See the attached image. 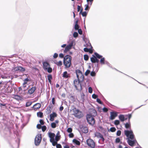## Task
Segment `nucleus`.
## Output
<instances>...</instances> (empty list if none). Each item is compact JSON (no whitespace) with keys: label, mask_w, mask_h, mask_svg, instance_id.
<instances>
[{"label":"nucleus","mask_w":148,"mask_h":148,"mask_svg":"<svg viewBox=\"0 0 148 148\" xmlns=\"http://www.w3.org/2000/svg\"><path fill=\"white\" fill-rule=\"evenodd\" d=\"M124 133L125 134L127 138V142L129 145L131 147L133 146L134 144L132 140L134 139L135 136L132 130L131 129L130 130H125Z\"/></svg>","instance_id":"f257e3e1"},{"label":"nucleus","mask_w":148,"mask_h":148,"mask_svg":"<svg viewBox=\"0 0 148 148\" xmlns=\"http://www.w3.org/2000/svg\"><path fill=\"white\" fill-rule=\"evenodd\" d=\"M48 136L50 138V141L51 142L52 140H55L54 137L55 136V135L54 133H53L51 132H49L48 133Z\"/></svg>","instance_id":"9d476101"},{"label":"nucleus","mask_w":148,"mask_h":148,"mask_svg":"<svg viewBox=\"0 0 148 148\" xmlns=\"http://www.w3.org/2000/svg\"><path fill=\"white\" fill-rule=\"evenodd\" d=\"M57 148H62L61 145L60 144H57L56 145Z\"/></svg>","instance_id":"69168bd1"},{"label":"nucleus","mask_w":148,"mask_h":148,"mask_svg":"<svg viewBox=\"0 0 148 148\" xmlns=\"http://www.w3.org/2000/svg\"><path fill=\"white\" fill-rule=\"evenodd\" d=\"M81 82L79 79H78V80L75 79L73 81L74 85L76 89L79 91H81L82 90V85L80 83Z\"/></svg>","instance_id":"20e7f679"},{"label":"nucleus","mask_w":148,"mask_h":148,"mask_svg":"<svg viewBox=\"0 0 148 148\" xmlns=\"http://www.w3.org/2000/svg\"><path fill=\"white\" fill-rule=\"evenodd\" d=\"M94 114L92 116L91 114H87L86 115V119L88 123L92 126L95 123V121L93 116H96L97 114L96 110H93L92 111Z\"/></svg>","instance_id":"f03ea898"},{"label":"nucleus","mask_w":148,"mask_h":148,"mask_svg":"<svg viewBox=\"0 0 148 148\" xmlns=\"http://www.w3.org/2000/svg\"><path fill=\"white\" fill-rule=\"evenodd\" d=\"M84 6L85 7L84 10L86 11L88 10V11L90 8V6H89V3H87V4H85Z\"/></svg>","instance_id":"bb28decb"},{"label":"nucleus","mask_w":148,"mask_h":148,"mask_svg":"<svg viewBox=\"0 0 148 148\" xmlns=\"http://www.w3.org/2000/svg\"><path fill=\"white\" fill-rule=\"evenodd\" d=\"M73 142L77 145H79L80 144V142L75 139H74L73 140Z\"/></svg>","instance_id":"aec40b11"},{"label":"nucleus","mask_w":148,"mask_h":148,"mask_svg":"<svg viewBox=\"0 0 148 148\" xmlns=\"http://www.w3.org/2000/svg\"><path fill=\"white\" fill-rule=\"evenodd\" d=\"M116 130V129L115 127H112L110 128L109 130H108V131H110L112 132H114Z\"/></svg>","instance_id":"7c9ffc66"},{"label":"nucleus","mask_w":148,"mask_h":148,"mask_svg":"<svg viewBox=\"0 0 148 148\" xmlns=\"http://www.w3.org/2000/svg\"><path fill=\"white\" fill-rule=\"evenodd\" d=\"M80 129L84 133H86L88 132V128L86 127H82L80 128Z\"/></svg>","instance_id":"dca6fc26"},{"label":"nucleus","mask_w":148,"mask_h":148,"mask_svg":"<svg viewBox=\"0 0 148 148\" xmlns=\"http://www.w3.org/2000/svg\"><path fill=\"white\" fill-rule=\"evenodd\" d=\"M119 119L122 122H123L125 121L124 116L123 114H120L119 116Z\"/></svg>","instance_id":"4be33fe9"},{"label":"nucleus","mask_w":148,"mask_h":148,"mask_svg":"<svg viewBox=\"0 0 148 148\" xmlns=\"http://www.w3.org/2000/svg\"><path fill=\"white\" fill-rule=\"evenodd\" d=\"M58 54L57 53H55L53 56V58H54L56 59L58 57Z\"/></svg>","instance_id":"e2e57ef3"},{"label":"nucleus","mask_w":148,"mask_h":148,"mask_svg":"<svg viewBox=\"0 0 148 148\" xmlns=\"http://www.w3.org/2000/svg\"><path fill=\"white\" fill-rule=\"evenodd\" d=\"M78 34L77 32H75L73 33V36L74 38H76L78 37Z\"/></svg>","instance_id":"4c0bfd02"},{"label":"nucleus","mask_w":148,"mask_h":148,"mask_svg":"<svg viewBox=\"0 0 148 148\" xmlns=\"http://www.w3.org/2000/svg\"><path fill=\"white\" fill-rule=\"evenodd\" d=\"M94 69H95V71H96L97 72L99 69V67H98V63L95 64V66H94Z\"/></svg>","instance_id":"cd10ccee"},{"label":"nucleus","mask_w":148,"mask_h":148,"mask_svg":"<svg viewBox=\"0 0 148 148\" xmlns=\"http://www.w3.org/2000/svg\"><path fill=\"white\" fill-rule=\"evenodd\" d=\"M39 122L41 125H43L44 124V122L43 119H40L39 121Z\"/></svg>","instance_id":"13d9d810"},{"label":"nucleus","mask_w":148,"mask_h":148,"mask_svg":"<svg viewBox=\"0 0 148 148\" xmlns=\"http://www.w3.org/2000/svg\"><path fill=\"white\" fill-rule=\"evenodd\" d=\"M81 14L82 15L83 17H86L87 14V12L86 11H84L82 12Z\"/></svg>","instance_id":"72a5a7b5"},{"label":"nucleus","mask_w":148,"mask_h":148,"mask_svg":"<svg viewBox=\"0 0 148 148\" xmlns=\"http://www.w3.org/2000/svg\"><path fill=\"white\" fill-rule=\"evenodd\" d=\"M69 75L66 71H64L63 73L62 77L65 78H67L69 77Z\"/></svg>","instance_id":"393cba45"},{"label":"nucleus","mask_w":148,"mask_h":148,"mask_svg":"<svg viewBox=\"0 0 148 148\" xmlns=\"http://www.w3.org/2000/svg\"><path fill=\"white\" fill-rule=\"evenodd\" d=\"M41 140V134H38L36 136L34 140L35 145L38 146L39 145Z\"/></svg>","instance_id":"0eeeda50"},{"label":"nucleus","mask_w":148,"mask_h":148,"mask_svg":"<svg viewBox=\"0 0 148 148\" xmlns=\"http://www.w3.org/2000/svg\"><path fill=\"white\" fill-rule=\"evenodd\" d=\"M90 73V71L87 69L85 73V75L86 76H87Z\"/></svg>","instance_id":"a19ab883"},{"label":"nucleus","mask_w":148,"mask_h":148,"mask_svg":"<svg viewBox=\"0 0 148 148\" xmlns=\"http://www.w3.org/2000/svg\"><path fill=\"white\" fill-rule=\"evenodd\" d=\"M51 127L53 128H54L56 127V125L54 122H52L51 124Z\"/></svg>","instance_id":"2f4dec72"},{"label":"nucleus","mask_w":148,"mask_h":148,"mask_svg":"<svg viewBox=\"0 0 148 148\" xmlns=\"http://www.w3.org/2000/svg\"><path fill=\"white\" fill-rule=\"evenodd\" d=\"M57 114L55 112H53L51 114L49 115L50 119V120L51 121H53L55 117L57 116Z\"/></svg>","instance_id":"f8f14e48"},{"label":"nucleus","mask_w":148,"mask_h":148,"mask_svg":"<svg viewBox=\"0 0 148 148\" xmlns=\"http://www.w3.org/2000/svg\"><path fill=\"white\" fill-rule=\"evenodd\" d=\"M87 145L90 147L94 148L95 147V143L94 141L91 139H88L86 140Z\"/></svg>","instance_id":"6e6552de"},{"label":"nucleus","mask_w":148,"mask_h":148,"mask_svg":"<svg viewBox=\"0 0 148 148\" xmlns=\"http://www.w3.org/2000/svg\"><path fill=\"white\" fill-rule=\"evenodd\" d=\"M16 54H14L12 55H11L10 56H3L2 57H3L4 58H11L13 57L16 56Z\"/></svg>","instance_id":"f704fd0d"},{"label":"nucleus","mask_w":148,"mask_h":148,"mask_svg":"<svg viewBox=\"0 0 148 148\" xmlns=\"http://www.w3.org/2000/svg\"><path fill=\"white\" fill-rule=\"evenodd\" d=\"M97 102L99 103V104H101L102 103V102L101 101L100 99L98 98H97L96 99Z\"/></svg>","instance_id":"09e8293b"},{"label":"nucleus","mask_w":148,"mask_h":148,"mask_svg":"<svg viewBox=\"0 0 148 148\" xmlns=\"http://www.w3.org/2000/svg\"><path fill=\"white\" fill-rule=\"evenodd\" d=\"M103 136V135L101 134L100 133H98V134L97 135V137L98 138H101Z\"/></svg>","instance_id":"6e6d98bb"},{"label":"nucleus","mask_w":148,"mask_h":148,"mask_svg":"<svg viewBox=\"0 0 148 148\" xmlns=\"http://www.w3.org/2000/svg\"><path fill=\"white\" fill-rule=\"evenodd\" d=\"M41 128L42 129V131L43 132H44L46 130L47 127L45 125H43L41 127Z\"/></svg>","instance_id":"58836bf2"},{"label":"nucleus","mask_w":148,"mask_h":148,"mask_svg":"<svg viewBox=\"0 0 148 148\" xmlns=\"http://www.w3.org/2000/svg\"><path fill=\"white\" fill-rule=\"evenodd\" d=\"M125 125V127L126 129H131V124L130 121L126 123Z\"/></svg>","instance_id":"6ab92c4d"},{"label":"nucleus","mask_w":148,"mask_h":148,"mask_svg":"<svg viewBox=\"0 0 148 148\" xmlns=\"http://www.w3.org/2000/svg\"><path fill=\"white\" fill-rule=\"evenodd\" d=\"M14 96L15 97V98L17 100H18L20 99L21 97L18 95H15Z\"/></svg>","instance_id":"680f3d73"},{"label":"nucleus","mask_w":148,"mask_h":148,"mask_svg":"<svg viewBox=\"0 0 148 148\" xmlns=\"http://www.w3.org/2000/svg\"><path fill=\"white\" fill-rule=\"evenodd\" d=\"M74 42L73 41H72L68 45L71 48H72V47L73 46Z\"/></svg>","instance_id":"052dcab7"},{"label":"nucleus","mask_w":148,"mask_h":148,"mask_svg":"<svg viewBox=\"0 0 148 148\" xmlns=\"http://www.w3.org/2000/svg\"><path fill=\"white\" fill-rule=\"evenodd\" d=\"M60 132L59 131L57 132V134L55 136V140L56 142L58 141L60 139V136L59 135Z\"/></svg>","instance_id":"f3484780"},{"label":"nucleus","mask_w":148,"mask_h":148,"mask_svg":"<svg viewBox=\"0 0 148 148\" xmlns=\"http://www.w3.org/2000/svg\"><path fill=\"white\" fill-rule=\"evenodd\" d=\"M55 63L58 66H60L62 65V61H60L58 62H55Z\"/></svg>","instance_id":"c756f323"},{"label":"nucleus","mask_w":148,"mask_h":148,"mask_svg":"<svg viewBox=\"0 0 148 148\" xmlns=\"http://www.w3.org/2000/svg\"><path fill=\"white\" fill-rule=\"evenodd\" d=\"M118 112L115 111L112 112H110V119L111 120L114 119L115 117L117 116Z\"/></svg>","instance_id":"1a4fd4ad"},{"label":"nucleus","mask_w":148,"mask_h":148,"mask_svg":"<svg viewBox=\"0 0 148 148\" xmlns=\"http://www.w3.org/2000/svg\"><path fill=\"white\" fill-rule=\"evenodd\" d=\"M98 97V95H97L95 94H93L92 95V97L94 99H96Z\"/></svg>","instance_id":"de8ad7c7"},{"label":"nucleus","mask_w":148,"mask_h":148,"mask_svg":"<svg viewBox=\"0 0 148 148\" xmlns=\"http://www.w3.org/2000/svg\"><path fill=\"white\" fill-rule=\"evenodd\" d=\"M126 116H128V121H130V120L131 118L132 117V114H128L126 115Z\"/></svg>","instance_id":"603ef678"},{"label":"nucleus","mask_w":148,"mask_h":148,"mask_svg":"<svg viewBox=\"0 0 148 148\" xmlns=\"http://www.w3.org/2000/svg\"><path fill=\"white\" fill-rule=\"evenodd\" d=\"M78 33L80 34V35H82V29H78Z\"/></svg>","instance_id":"0e129e2a"},{"label":"nucleus","mask_w":148,"mask_h":148,"mask_svg":"<svg viewBox=\"0 0 148 148\" xmlns=\"http://www.w3.org/2000/svg\"><path fill=\"white\" fill-rule=\"evenodd\" d=\"M94 54L95 55V57H96L97 58L99 59H100L103 57L102 56L100 55L97 52H95Z\"/></svg>","instance_id":"b1692460"},{"label":"nucleus","mask_w":148,"mask_h":148,"mask_svg":"<svg viewBox=\"0 0 148 148\" xmlns=\"http://www.w3.org/2000/svg\"><path fill=\"white\" fill-rule=\"evenodd\" d=\"M121 134V131L120 130H118L116 132V135L118 136H120Z\"/></svg>","instance_id":"8fccbe9b"},{"label":"nucleus","mask_w":148,"mask_h":148,"mask_svg":"<svg viewBox=\"0 0 148 148\" xmlns=\"http://www.w3.org/2000/svg\"><path fill=\"white\" fill-rule=\"evenodd\" d=\"M88 92L90 93H92V89L91 87H89L88 88Z\"/></svg>","instance_id":"4d7b16f0"},{"label":"nucleus","mask_w":148,"mask_h":148,"mask_svg":"<svg viewBox=\"0 0 148 148\" xmlns=\"http://www.w3.org/2000/svg\"><path fill=\"white\" fill-rule=\"evenodd\" d=\"M48 80H51L52 79V76L51 74L47 76Z\"/></svg>","instance_id":"5fc2aeb1"},{"label":"nucleus","mask_w":148,"mask_h":148,"mask_svg":"<svg viewBox=\"0 0 148 148\" xmlns=\"http://www.w3.org/2000/svg\"><path fill=\"white\" fill-rule=\"evenodd\" d=\"M7 88L8 89V90H9V89H10V90L8 91V92H9L10 93L12 92L13 90V89L10 86H8Z\"/></svg>","instance_id":"a18cd8bd"},{"label":"nucleus","mask_w":148,"mask_h":148,"mask_svg":"<svg viewBox=\"0 0 148 148\" xmlns=\"http://www.w3.org/2000/svg\"><path fill=\"white\" fill-rule=\"evenodd\" d=\"M92 57L90 58V61L91 62L93 63H95V60L97 58L94 55H92Z\"/></svg>","instance_id":"a211bd4d"},{"label":"nucleus","mask_w":148,"mask_h":148,"mask_svg":"<svg viewBox=\"0 0 148 148\" xmlns=\"http://www.w3.org/2000/svg\"><path fill=\"white\" fill-rule=\"evenodd\" d=\"M72 57L69 55H67L65 56L63 59V64L65 66V68H69L71 64Z\"/></svg>","instance_id":"7ed1b4c3"},{"label":"nucleus","mask_w":148,"mask_h":148,"mask_svg":"<svg viewBox=\"0 0 148 148\" xmlns=\"http://www.w3.org/2000/svg\"><path fill=\"white\" fill-rule=\"evenodd\" d=\"M76 74L77 77L78 79H79V75H82L83 77L84 75H83L82 72L79 69H77L76 71Z\"/></svg>","instance_id":"2eb2a0df"},{"label":"nucleus","mask_w":148,"mask_h":148,"mask_svg":"<svg viewBox=\"0 0 148 148\" xmlns=\"http://www.w3.org/2000/svg\"><path fill=\"white\" fill-rule=\"evenodd\" d=\"M43 68L44 70L47 71L49 73H51L52 72V69L50 67L49 63L47 62H44L42 63Z\"/></svg>","instance_id":"423d86ee"},{"label":"nucleus","mask_w":148,"mask_h":148,"mask_svg":"<svg viewBox=\"0 0 148 148\" xmlns=\"http://www.w3.org/2000/svg\"><path fill=\"white\" fill-rule=\"evenodd\" d=\"M100 63L101 64H105V61H106L105 60V58L104 57H102L101 58H100Z\"/></svg>","instance_id":"5701e85b"},{"label":"nucleus","mask_w":148,"mask_h":148,"mask_svg":"<svg viewBox=\"0 0 148 148\" xmlns=\"http://www.w3.org/2000/svg\"><path fill=\"white\" fill-rule=\"evenodd\" d=\"M91 49V48L88 49L87 47H85L84 49V50L85 52H88L89 50H92V51Z\"/></svg>","instance_id":"ea45409f"},{"label":"nucleus","mask_w":148,"mask_h":148,"mask_svg":"<svg viewBox=\"0 0 148 148\" xmlns=\"http://www.w3.org/2000/svg\"><path fill=\"white\" fill-rule=\"evenodd\" d=\"M71 48L69 47L68 45H67L65 47V49L64 51V53H66L67 52L70 50L71 49Z\"/></svg>","instance_id":"412c9836"},{"label":"nucleus","mask_w":148,"mask_h":148,"mask_svg":"<svg viewBox=\"0 0 148 148\" xmlns=\"http://www.w3.org/2000/svg\"><path fill=\"white\" fill-rule=\"evenodd\" d=\"M105 64H106L110 68H112L111 65L107 61H105Z\"/></svg>","instance_id":"3c124183"},{"label":"nucleus","mask_w":148,"mask_h":148,"mask_svg":"<svg viewBox=\"0 0 148 148\" xmlns=\"http://www.w3.org/2000/svg\"><path fill=\"white\" fill-rule=\"evenodd\" d=\"M36 87H33L28 90V93L29 95H31L34 92V91L36 90Z\"/></svg>","instance_id":"ddd939ff"},{"label":"nucleus","mask_w":148,"mask_h":148,"mask_svg":"<svg viewBox=\"0 0 148 148\" xmlns=\"http://www.w3.org/2000/svg\"><path fill=\"white\" fill-rule=\"evenodd\" d=\"M102 110L103 112H108V109L107 108L104 107L102 109Z\"/></svg>","instance_id":"864d4df0"},{"label":"nucleus","mask_w":148,"mask_h":148,"mask_svg":"<svg viewBox=\"0 0 148 148\" xmlns=\"http://www.w3.org/2000/svg\"><path fill=\"white\" fill-rule=\"evenodd\" d=\"M14 70L15 71H19L21 72H23L25 70L24 68L22 67L21 66H18L14 68Z\"/></svg>","instance_id":"9b49d317"},{"label":"nucleus","mask_w":148,"mask_h":148,"mask_svg":"<svg viewBox=\"0 0 148 148\" xmlns=\"http://www.w3.org/2000/svg\"><path fill=\"white\" fill-rule=\"evenodd\" d=\"M120 123V121L118 120H115L114 121V124L116 125H119Z\"/></svg>","instance_id":"c9c22d12"},{"label":"nucleus","mask_w":148,"mask_h":148,"mask_svg":"<svg viewBox=\"0 0 148 148\" xmlns=\"http://www.w3.org/2000/svg\"><path fill=\"white\" fill-rule=\"evenodd\" d=\"M121 141V140L118 137L116 138L115 140V143H119Z\"/></svg>","instance_id":"49530a36"},{"label":"nucleus","mask_w":148,"mask_h":148,"mask_svg":"<svg viewBox=\"0 0 148 148\" xmlns=\"http://www.w3.org/2000/svg\"><path fill=\"white\" fill-rule=\"evenodd\" d=\"M84 59L86 61H87L89 59V56L87 54H85L84 56Z\"/></svg>","instance_id":"473e14b6"},{"label":"nucleus","mask_w":148,"mask_h":148,"mask_svg":"<svg viewBox=\"0 0 148 148\" xmlns=\"http://www.w3.org/2000/svg\"><path fill=\"white\" fill-rule=\"evenodd\" d=\"M37 116L38 117L41 118L43 117V113L41 112H38L37 113Z\"/></svg>","instance_id":"a878e982"},{"label":"nucleus","mask_w":148,"mask_h":148,"mask_svg":"<svg viewBox=\"0 0 148 148\" xmlns=\"http://www.w3.org/2000/svg\"><path fill=\"white\" fill-rule=\"evenodd\" d=\"M41 107V104L39 103H36L35 104L32 108L35 110H36L37 109L40 108Z\"/></svg>","instance_id":"4468645a"},{"label":"nucleus","mask_w":148,"mask_h":148,"mask_svg":"<svg viewBox=\"0 0 148 148\" xmlns=\"http://www.w3.org/2000/svg\"><path fill=\"white\" fill-rule=\"evenodd\" d=\"M59 57L61 58H64V55L62 53H60L59 54Z\"/></svg>","instance_id":"774afa93"},{"label":"nucleus","mask_w":148,"mask_h":148,"mask_svg":"<svg viewBox=\"0 0 148 148\" xmlns=\"http://www.w3.org/2000/svg\"><path fill=\"white\" fill-rule=\"evenodd\" d=\"M30 81V80L28 78H27L25 79L24 80V84H27V82Z\"/></svg>","instance_id":"79ce46f5"},{"label":"nucleus","mask_w":148,"mask_h":148,"mask_svg":"<svg viewBox=\"0 0 148 148\" xmlns=\"http://www.w3.org/2000/svg\"><path fill=\"white\" fill-rule=\"evenodd\" d=\"M32 103L31 101H28L26 103V106L28 107L30 106L32 104Z\"/></svg>","instance_id":"e433bc0d"},{"label":"nucleus","mask_w":148,"mask_h":148,"mask_svg":"<svg viewBox=\"0 0 148 148\" xmlns=\"http://www.w3.org/2000/svg\"><path fill=\"white\" fill-rule=\"evenodd\" d=\"M69 136L70 138H73L74 136V134L73 133H70L69 134Z\"/></svg>","instance_id":"338daca9"},{"label":"nucleus","mask_w":148,"mask_h":148,"mask_svg":"<svg viewBox=\"0 0 148 148\" xmlns=\"http://www.w3.org/2000/svg\"><path fill=\"white\" fill-rule=\"evenodd\" d=\"M52 107V106L51 107L50 106H48L47 107V110L49 111V113H50L51 112Z\"/></svg>","instance_id":"37998d69"},{"label":"nucleus","mask_w":148,"mask_h":148,"mask_svg":"<svg viewBox=\"0 0 148 148\" xmlns=\"http://www.w3.org/2000/svg\"><path fill=\"white\" fill-rule=\"evenodd\" d=\"M72 131V129L71 127H69V128H68V129L67 130V132L69 133H71Z\"/></svg>","instance_id":"c03bdc74"},{"label":"nucleus","mask_w":148,"mask_h":148,"mask_svg":"<svg viewBox=\"0 0 148 148\" xmlns=\"http://www.w3.org/2000/svg\"><path fill=\"white\" fill-rule=\"evenodd\" d=\"M72 110L74 112L73 115L75 117L79 119L83 116L82 112L79 109H77L76 108H73Z\"/></svg>","instance_id":"39448f33"},{"label":"nucleus","mask_w":148,"mask_h":148,"mask_svg":"<svg viewBox=\"0 0 148 148\" xmlns=\"http://www.w3.org/2000/svg\"><path fill=\"white\" fill-rule=\"evenodd\" d=\"M95 69H94L93 70V71L91 72L90 73V75L92 77H94L95 76L96 73H95L96 71H94V70Z\"/></svg>","instance_id":"c85d7f7f"},{"label":"nucleus","mask_w":148,"mask_h":148,"mask_svg":"<svg viewBox=\"0 0 148 148\" xmlns=\"http://www.w3.org/2000/svg\"><path fill=\"white\" fill-rule=\"evenodd\" d=\"M79 26L78 25H75L74 29L75 30H78L79 29Z\"/></svg>","instance_id":"bf43d9fd"}]
</instances>
